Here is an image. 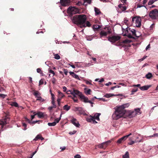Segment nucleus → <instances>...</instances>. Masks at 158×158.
<instances>
[{
  "instance_id": "obj_53",
  "label": "nucleus",
  "mask_w": 158,
  "mask_h": 158,
  "mask_svg": "<svg viewBox=\"0 0 158 158\" xmlns=\"http://www.w3.org/2000/svg\"><path fill=\"white\" fill-rule=\"evenodd\" d=\"M63 71H64V74L66 75H67V73H68V71L67 69H63Z\"/></svg>"
},
{
  "instance_id": "obj_27",
  "label": "nucleus",
  "mask_w": 158,
  "mask_h": 158,
  "mask_svg": "<svg viewBox=\"0 0 158 158\" xmlns=\"http://www.w3.org/2000/svg\"><path fill=\"white\" fill-rule=\"evenodd\" d=\"M33 95L35 96V98H37L39 96H40L41 94L39 91H35L33 93Z\"/></svg>"
},
{
  "instance_id": "obj_24",
  "label": "nucleus",
  "mask_w": 158,
  "mask_h": 158,
  "mask_svg": "<svg viewBox=\"0 0 158 158\" xmlns=\"http://www.w3.org/2000/svg\"><path fill=\"white\" fill-rule=\"evenodd\" d=\"M85 93L86 95H90L91 94V91L90 89H87L86 88L84 89Z\"/></svg>"
},
{
  "instance_id": "obj_56",
  "label": "nucleus",
  "mask_w": 158,
  "mask_h": 158,
  "mask_svg": "<svg viewBox=\"0 0 158 158\" xmlns=\"http://www.w3.org/2000/svg\"><path fill=\"white\" fill-rule=\"evenodd\" d=\"M56 80L55 78H52V82L53 84H55L56 83Z\"/></svg>"
},
{
  "instance_id": "obj_54",
  "label": "nucleus",
  "mask_w": 158,
  "mask_h": 158,
  "mask_svg": "<svg viewBox=\"0 0 158 158\" xmlns=\"http://www.w3.org/2000/svg\"><path fill=\"white\" fill-rule=\"evenodd\" d=\"M44 83V80L43 79H41L39 81V84L40 85L43 84Z\"/></svg>"
},
{
  "instance_id": "obj_49",
  "label": "nucleus",
  "mask_w": 158,
  "mask_h": 158,
  "mask_svg": "<svg viewBox=\"0 0 158 158\" xmlns=\"http://www.w3.org/2000/svg\"><path fill=\"white\" fill-rule=\"evenodd\" d=\"M91 81H92L91 80H90L89 81L86 80L85 81V82L87 84L92 85V84L91 83Z\"/></svg>"
},
{
  "instance_id": "obj_16",
  "label": "nucleus",
  "mask_w": 158,
  "mask_h": 158,
  "mask_svg": "<svg viewBox=\"0 0 158 158\" xmlns=\"http://www.w3.org/2000/svg\"><path fill=\"white\" fill-rule=\"evenodd\" d=\"M37 115L38 117L40 118H42L44 117L46 114L44 113H43L41 112H38L37 113H35V115Z\"/></svg>"
},
{
  "instance_id": "obj_9",
  "label": "nucleus",
  "mask_w": 158,
  "mask_h": 158,
  "mask_svg": "<svg viewBox=\"0 0 158 158\" xmlns=\"http://www.w3.org/2000/svg\"><path fill=\"white\" fill-rule=\"evenodd\" d=\"M70 2V0H60V3L61 5L64 6H68Z\"/></svg>"
},
{
  "instance_id": "obj_26",
  "label": "nucleus",
  "mask_w": 158,
  "mask_h": 158,
  "mask_svg": "<svg viewBox=\"0 0 158 158\" xmlns=\"http://www.w3.org/2000/svg\"><path fill=\"white\" fill-rule=\"evenodd\" d=\"M39 139H40L41 140H42L44 139L41 135H38L36 136L33 140L35 141H37Z\"/></svg>"
},
{
  "instance_id": "obj_36",
  "label": "nucleus",
  "mask_w": 158,
  "mask_h": 158,
  "mask_svg": "<svg viewBox=\"0 0 158 158\" xmlns=\"http://www.w3.org/2000/svg\"><path fill=\"white\" fill-rule=\"evenodd\" d=\"M152 77V74L151 73H148L146 75V77L147 79H150Z\"/></svg>"
},
{
  "instance_id": "obj_33",
  "label": "nucleus",
  "mask_w": 158,
  "mask_h": 158,
  "mask_svg": "<svg viewBox=\"0 0 158 158\" xmlns=\"http://www.w3.org/2000/svg\"><path fill=\"white\" fill-rule=\"evenodd\" d=\"M63 109L67 111H68L70 108V106H68L67 105H66L63 106Z\"/></svg>"
},
{
  "instance_id": "obj_46",
  "label": "nucleus",
  "mask_w": 158,
  "mask_h": 158,
  "mask_svg": "<svg viewBox=\"0 0 158 158\" xmlns=\"http://www.w3.org/2000/svg\"><path fill=\"white\" fill-rule=\"evenodd\" d=\"M138 90V89H132V91H131V95H133L134 94V93L135 92H137Z\"/></svg>"
},
{
  "instance_id": "obj_13",
  "label": "nucleus",
  "mask_w": 158,
  "mask_h": 158,
  "mask_svg": "<svg viewBox=\"0 0 158 158\" xmlns=\"http://www.w3.org/2000/svg\"><path fill=\"white\" fill-rule=\"evenodd\" d=\"M86 120L89 122H92L94 123H97V122L94 120V117L91 115H90L89 117L87 118H86Z\"/></svg>"
},
{
  "instance_id": "obj_7",
  "label": "nucleus",
  "mask_w": 158,
  "mask_h": 158,
  "mask_svg": "<svg viewBox=\"0 0 158 158\" xmlns=\"http://www.w3.org/2000/svg\"><path fill=\"white\" fill-rule=\"evenodd\" d=\"M85 103H89L91 104H93L94 103L89 100L88 98L83 95V94L81 95L80 98Z\"/></svg>"
},
{
  "instance_id": "obj_42",
  "label": "nucleus",
  "mask_w": 158,
  "mask_h": 158,
  "mask_svg": "<svg viewBox=\"0 0 158 158\" xmlns=\"http://www.w3.org/2000/svg\"><path fill=\"white\" fill-rule=\"evenodd\" d=\"M137 8H140L142 7H144L145 8H147L146 6H145L143 4H138L137 5Z\"/></svg>"
},
{
  "instance_id": "obj_41",
  "label": "nucleus",
  "mask_w": 158,
  "mask_h": 158,
  "mask_svg": "<svg viewBox=\"0 0 158 158\" xmlns=\"http://www.w3.org/2000/svg\"><path fill=\"white\" fill-rule=\"evenodd\" d=\"M156 0H151L149 1L148 2V4L149 5H150L153 4Z\"/></svg>"
},
{
  "instance_id": "obj_10",
  "label": "nucleus",
  "mask_w": 158,
  "mask_h": 158,
  "mask_svg": "<svg viewBox=\"0 0 158 158\" xmlns=\"http://www.w3.org/2000/svg\"><path fill=\"white\" fill-rule=\"evenodd\" d=\"M127 31H130L132 33V35L134 36H135L136 37H139L140 35H137V33H138V32H136L135 30L133 29H131V28H129L127 29Z\"/></svg>"
},
{
  "instance_id": "obj_60",
  "label": "nucleus",
  "mask_w": 158,
  "mask_h": 158,
  "mask_svg": "<svg viewBox=\"0 0 158 158\" xmlns=\"http://www.w3.org/2000/svg\"><path fill=\"white\" fill-rule=\"evenodd\" d=\"M77 5L80 6L82 5V3L80 1L78 2L76 4Z\"/></svg>"
},
{
  "instance_id": "obj_63",
  "label": "nucleus",
  "mask_w": 158,
  "mask_h": 158,
  "mask_svg": "<svg viewBox=\"0 0 158 158\" xmlns=\"http://www.w3.org/2000/svg\"><path fill=\"white\" fill-rule=\"evenodd\" d=\"M140 84H138L137 85H133V87H140Z\"/></svg>"
},
{
  "instance_id": "obj_64",
  "label": "nucleus",
  "mask_w": 158,
  "mask_h": 158,
  "mask_svg": "<svg viewBox=\"0 0 158 158\" xmlns=\"http://www.w3.org/2000/svg\"><path fill=\"white\" fill-rule=\"evenodd\" d=\"M81 158V156L80 155H78V154H77L74 156V158Z\"/></svg>"
},
{
  "instance_id": "obj_30",
  "label": "nucleus",
  "mask_w": 158,
  "mask_h": 158,
  "mask_svg": "<svg viewBox=\"0 0 158 158\" xmlns=\"http://www.w3.org/2000/svg\"><path fill=\"white\" fill-rule=\"evenodd\" d=\"M123 158H129V155L128 152H126L125 154L123 156Z\"/></svg>"
},
{
  "instance_id": "obj_25",
  "label": "nucleus",
  "mask_w": 158,
  "mask_h": 158,
  "mask_svg": "<svg viewBox=\"0 0 158 158\" xmlns=\"http://www.w3.org/2000/svg\"><path fill=\"white\" fill-rule=\"evenodd\" d=\"M118 96V95H115L113 94H105L104 95V97L106 98H109L110 97H112L113 96Z\"/></svg>"
},
{
  "instance_id": "obj_28",
  "label": "nucleus",
  "mask_w": 158,
  "mask_h": 158,
  "mask_svg": "<svg viewBox=\"0 0 158 158\" xmlns=\"http://www.w3.org/2000/svg\"><path fill=\"white\" fill-rule=\"evenodd\" d=\"M25 119L29 123H30V124H31V123L35 124V123H37V122L39 121L36 120L35 121H33L31 122V121H30V120L29 119H28L27 118H25Z\"/></svg>"
},
{
  "instance_id": "obj_8",
  "label": "nucleus",
  "mask_w": 158,
  "mask_h": 158,
  "mask_svg": "<svg viewBox=\"0 0 158 158\" xmlns=\"http://www.w3.org/2000/svg\"><path fill=\"white\" fill-rule=\"evenodd\" d=\"M75 110L78 112L80 114H83L84 116L87 115V114L85 113V110L82 108L80 107H76L75 108Z\"/></svg>"
},
{
  "instance_id": "obj_52",
  "label": "nucleus",
  "mask_w": 158,
  "mask_h": 158,
  "mask_svg": "<svg viewBox=\"0 0 158 158\" xmlns=\"http://www.w3.org/2000/svg\"><path fill=\"white\" fill-rule=\"evenodd\" d=\"M23 126L25 127V128L24 129V130H26L27 129V124L25 123H23Z\"/></svg>"
},
{
  "instance_id": "obj_48",
  "label": "nucleus",
  "mask_w": 158,
  "mask_h": 158,
  "mask_svg": "<svg viewBox=\"0 0 158 158\" xmlns=\"http://www.w3.org/2000/svg\"><path fill=\"white\" fill-rule=\"evenodd\" d=\"M91 64L89 63H84L83 65L84 67H89L90 66Z\"/></svg>"
},
{
  "instance_id": "obj_43",
  "label": "nucleus",
  "mask_w": 158,
  "mask_h": 158,
  "mask_svg": "<svg viewBox=\"0 0 158 158\" xmlns=\"http://www.w3.org/2000/svg\"><path fill=\"white\" fill-rule=\"evenodd\" d=\"M54 56L55 59L56 60H59L60 58V56L58 54H55Z\"/></svg>"
},
{
  "instance_id": "obj_23",
  "label": "nucleus",
  "mask_w": 158,
  "mask_h": 158,
  "mask_svg": "<svg viewBox=\"0 0 158 158\" xmlns=\"http://www.w3.org/2000/svg\"><path fill=\"white\" fill-rule=\"evenodd\" d=\"M94 9L95 12V15H99L101 14V12L99 9L96 7H94Z\"/></svg>"
},
{
  "instance_id": "obj_47",
  "label": "nucleus",
  "mask_w": 158,
  "mask_h": 158,
  "mask_svg": "<svg viewBox=\"0 0 158 158\" xmlns=\"http://www.w3.org/2000/svg\"><path fill=\"white\" fill-rule=\"evenodd\" d=\"M37 72L41 74L43 73L40 68H38L37 69Z\"/></svg>"
},
{
  "instance_id": "obj_3",
  "label": "nucleus",
  "mask_w": 158,
  "mask_h": 158,
  "mask_svg": "<svg viewBox=\"0 0 158 158\" xmlns=\"http://www.w3.org/2000/svg\"><path fill=\"white\" fill-rule=\"evenodd\" d=\"M141 19L138 17H134L132 18V22L133 25L137 27H139L141 25Z\"/></svg>"
},
{
  "instance_id": "obj_14",
  "label": "nucleus",
  "mask_w": 158,
  "mask_h": 158,
  "mask_svg": "<svg viewBox=\"0 0 158 158\" xmlns=\"http://www.w3.org/2000/svg\"><path fill=\"white\" fill-rule=\"evenodd\" d=\"M71 123L76 127H79L80 125L79 124L78 121L76 118H73L71 120Z\"/></svg>"
},
{
  "instance_id": "obj_22",
  "label": "nucleus",
  "mask_w": 158,
  "mask_h": 158,
  "mask_svg": "<svg viewBox=\"0 0 158 158\" xmlns=\"http://www.w3.org/2000/svg\"><path fill=\"white\" fill-rule=\"evenodd\" d=\"M101 114L100 113H96L94 115L93 117H94V120H99V117Z\"/></svg>"
},
{
  "instance_id": "obj_62",
  "label": "nucleus",
  "mask_w": 158,
  "mask_h": 158,
  "mask_svg": "<svg viewBox=\"0 0 158 158\" xmlns=\"http://www.w3.org/2000/svg\"><path fill=\"white\" fill-rule=\"evenodd\" d=\"M70 93V94L73 95V89L72 90H70L68 91Z\"/></svg>"
},
{
  "instance_id": "obj_58",
  "label": "nucleus",
  "mask_w": 158,
  "mask_h": 158,
  "mask_svg": "<svg viewBox=\"0 0 158 158\" xmlns=\"http://www.w3.org/2000/svg\"><path fill=\"white\" fill-rule=\"evenodd\" d=\"M76 97H74L73 96V97H72V99L73 100L74 102H78V100L77 99H75V98Z\"/></svg>"
},
{
  "instance_id": "obj_35",
  "label": "nucleus",
  "mask_w": 158,
  "mask_h": 158,
  "mask_svg": "<svg viewBox=\"0 0 158 158\" xmlns=\"http://www.w3.org/2000/svg\"><path fill=\"white\" fill-rule=\"evenodd\" d=\"M140 109L139 108H136L135 109L134 111V112H135V114H141L140 112Z\"/></svg>"
},
{
  "instance_id": "obj_61",
  "label": "nucleus",
  "mask_w": 158,
  "mask_h": 158,
  "mask_svg": "<svg viewBox=\"0 0 158 158\" xmlns=\"http://www.w3.org/2000/svg\"><path fill=\"white\" fill-rule=\"evenodd\" d=\"M51 95L52 96V99H55V95L54 94L52 93H51Z\"/></svg>"
},
{
  "instance_id": "obj_19",
  "label": "nucleus",
  "mask_w": 158,
  "mask_h": 158,
  "mask_svg": "<svg viewBox=\"0 0 158 158\" xmlns=\"http://www.w3.org/2000/svg\"><path fill=\"white\" fill-rule=\"evenodd\" d=\"M127 139L124 136L119 139L117 141V142L118 144H120L122 143L123 142L125 141Z\"/></svg>"
},
{
  "instance_id": "obj_31",
  "label": "nucleus",
  "mask_w": 158,
  "mask_h": 158,
  "mask_svg": "<svg viewBox=\"0 0 158 158\" xmlns=\"http://www.w3.org/2000/svg\"><path fill=\"white\" fill-rule=\"evenodd\" d=\"M84 2L83 4L85 5H87V3L90 4L91 2V0H84Z\"/></svg>"
},
{
  "instance_id": "obj_11",
  "label": "nucleus",
  "mask_w": 158,
  "mask_h": 158,
  "mask_svg": "<svg viewBox=\"0 0 158 158\" xmlns=\"http://www.w3.org/2000/svg\"><path fill=\"white\" fill-rule=\"evenodd\" d=\"M110 31L109 30H108V31H107L102 30L101 31L100 33V38H102L103 36H106L108 34H110Z\"/></svg>"
},
{
  "instance_id": "obj_38",
  "label": "nucleus",
  "mask_w": 158,
  "mask_h": 158,
  "mask_svg": "<svg viewBox=\"0 0 158 158\" xmlns=\"http://www.w3.org/2000/svg\"><path fill=\"white\" fill-rule=\"evenodd\" d=\"M36 100L39 101L41 102H43L45 101V100L44 99L42 98L41 96H39L37 98Z\"/></svg>"
},
{
  "instance_id": "obj_37",
  "label": "nucleus",
  "mask_w": 158,
  "mask_h": 158,
  "mask_svg": "<svg viewBox=\"0 0 158 158\" xmlns=\"http://www.w3.org/2000/svg\"><path fill=\"white\" fill-rule=\"evenodd\" d=\"M56 122H54L52 123H48V126L51 127V126H54L56 125Z\"/></svg>"
},
{
  "instance_id": "obj_55",
  "label": "nucleus",
  "mask_w": 158,
  "mask_h": 158,
  "mask_svg": "<svg viewBox=\"0 0 158 158\" xmlns=\"http://www.w3.org/2000/svg\"><path fill=\"white\" fill-rule=\"evenodd\" d=\"M60 120V118H56V119H55L54 122H56V123H59V122Z\"/></svg>"
},
{
  "instance_id": "obj_6",
  "label": "nucleus",
  "mask_w": 158,
  "mask_h": 158,
  "mask_svg": "<svg viewBox=\"0 0 158 158\" xmlns=\"http://www.w3.org/2000/svg\"><path fill=\"white\" fill-rule=\"evenodd\" d=\"M108 40L111 43H114L116 41L119 40L120 37L119 36H113L111 37H109Z\"/></svg>"
},
{
  "instance_id": "obj_32",
  "label": "nucleus",
  "mask_w": 158,
  "mask_h": 158,
  "mask_svg": "<svg viewBox=\"0 0 158 158\" xmlns=\"http://www.w3.org/2000/svg\"><path fill=\"white\" fill-rule=\"evenodd\" d=\"M58 97L62 99L63 98L64 95L61 92L59 91L58 92Z\"/></svg>"
},
{
  "instance_id": "obj_51",
  "label": "nucleus",
  "mask_w": 158,
  "mask_h": 158,
  "mask_svg": "<svg viewBox=\"0 0 158 158\" xmlns=\"http://www.w3.org/2000/svg\"><path fill=\"white\" fill-rule=\"evenodd\" d=\"M49 72L50 73L52 74H53V76H54L55 75V73L54 71L51 69H50L49 70Z\"/></svg>"
},
{
  "instance_id": "obj_44",
  "label": "nucleus",
  "mask_w": 158,
  "mask_h": 158,
  "mask_svg": "<svg viewBox=\"0 0 158 158\" xmlns=\"http://www.w3.org/2000/svg\"><path fill=\"white\" fill-rule=\"evenodd\" d=\"M11 106H14L15 107H18V104L15 102H12V104H11Z\"/></svg>"
},
{
  "instance_id": "obj_18",
  "label": "nucleus",
  "mask_w": 158,
  "mask_h": 158,
  "mask_svg": "<svg viewBox=\"0 0 158 158\" xmlns=\"http://www.w3.org/2000/svg\"><path fill=\"white\" fill-rule=\"evenodd\" d=\"M151 86V85H144L142 87H139V89L141 90L144 91L147 90Z\"/></svg>"
},
{
  "instance_id": "obj_21",
  "label": "nucleus",
  "mask_w": 158,
  "mask_h": 158,
  "mask_svg": "<svg viewBox=\"0 0 158 158\" xmlns=\"http://www.w3.org/2000/svg\"><path fill=\"white\" fill-rule=\"evenodd\" d=\"M113 140V139H112L110 140L103 143H104L103 145L105 149L106 148L109 144Z\"/></svg>"
},
{
  "instance_id": "obj_1",
  "label": "nucleus",
  "mask_w": 158,
  "mask_h": 158,
  "mask_svg": "<svg viewBox=\"0 0 158 158\" xmlns=\"http://www.w3.org/2000/svg\"><path fill=\"white\" fill-rule=\"evenodd\" d=\"M86 17L85 15H74L72 19V22L82 28L86 27H90L91 24L88 21H86Z\"/></svg>"
},
{
  "instance_id": "obj_20",
  "label": "nucleus",
  "mask_w": 158,
  "mask_h": 158,
  "mask_svg": "<svg viewBox=\"0 0 158 158\" xmlns=\"http://www.w3.org/2000/svg\"><path fill=\"white\" fill-rule=\"evenodd\" d=\"M69 73L73 77L79 80H80V79L79 78L78 75L75 73L73 72H69Z\"/></svg>"
},
{
  "instance_id": "obj_2",
  "label": "nucleus",
  "mask_w": 158,
  "mask_h": 158,
  "mask_svg": "<svg viewBox=\"0 0 158 158\" xmlns=\"http://www.w3.org/2000/svg\"><path fill=\"white\" fill-rule=\"evenodd\" d=\"M129 106V104L127 103L114 108L115 111L112 116L113 119L116 120L123 117L126 113L125 108L128 107Z\"/></svg>"
},
{
  "instance_id": "obj_5",
  "label": "nucleus",
  "mask_w": 158,
  "mask_h": 158,
  "mask_svg": "<svg viewBox=\"0 0 158 158\" xmlns=\"http://www.w3.org/2000/svg\"><path fill=\"white\" fill-rule=\"evenodd\" d=\"M149 15L152 19H156L158 16V10L156 9L152 10L150 12Z\"/></svg>"
},
{
  "instance_id": "obj_34",
  "label": "nucleus",
  "mask_w": 158,
  "mask_h": 158,
  "mask_svg": "<svg viewBox=\"0 0 158 158\" xmlns=\"http://www.w3.org/2000/svg\"><path fill=\"white\" fill-rule=\"evenodd\" d=\"M101 27L98 24H95L93 26V28L94 29L98 30Z\"/></svg>"
},
{
  "instance_id": "obj_39",
  "label": "nucleus",
  "mask_w": 158,
  "mask_h": 158,
  "mask_svg": "<svg viewBox=\"0 0 158 158\" xmlns=\"http://www.w3.org/2000/svg\"><path fill=\"white\" fill-rule=\"evenodd\" d=\"M103 144L104 143H101L98 145V148H100L105 149Z\"/></svg>"
},
{
  "instance_id": "obj_17",
  "label": "nucleus",
  "mask_w": 158,
  "mask_h": 158,
  "mask_svg": "<svg viewBox=\"0 0 158 158\" xmlns=\"http://www.w3.org/2000/svg\"><path fill=\"white\" fill-rule=\"evenodd\" d=\"M135 140L136 143L142 142V136L141 135L139 134L138 135L136 136Z\"/></svg>"
},
{
  "instance_id": "obj_4",
  "label": "nucleus",
  "mask_w": 158,
  "mask_h": 158,
  "mask_svg": "<svg viewBox=\"0 0 158 158\" xmlns=\"http://www.w3.org/2000/svg\"><path fill=\"white\" fill-rule=\"evenodd\" d=\"M67 13L70 15L75 14L78 13V9L75 6H69L67 10Z\"/></svg>"
},
{
  "instance_id": "obj_50",
  "label": "nucleus",
  "mask_w": 158,
  "mask_h": 158,
  "mask_svg": "<svg viewBox=\"0 0 158 158\" xmlns=\"http://www.w3.org/2000/svg\"><path fill=\"white\" fill-rule=\"evenodd\" d=\"M77 132L76 131H70L69 132V134L70 135H72L75 134Z\"/></svg>"
},
{
  "instance_id": "obj_15",
  "label": "nucleus",
  "mask_w": 158,
  "mask_h": 158,
  "mask_svg": "<svg viewBox=\"0 0 158 158\" xmlns=\"http://www.w3.org/2000/svg\"><path fill=\"white\" fill-rule=\"evenodd\" d=\"M135 112L134 111H128L127 113V116L130 118H132L136 115Z\"/></svg>"
},
{
  "instance_id": "obj_45",
  "label": "nucleus",
  "mask_w": 158,
  "mask_h": 158,
  "mask_svg": "<svg viewBox=\"0 0 158 158\" xmlns=\"http://www.w3.org/2000/svg\"><path fill=\"white\" fill-rule=\"evenodd\" d=\"M131 41L129 40H125L123 41V43H130Z\"/></svg>"
},
{
  "instance_id": "obj_57",
  "label": "nucleus",
  "mask_w": 158,
  "mask_h": 158,
  "mask_svg": "<svg viewBox=\"0 0 158 158\" xmlns=\"http://www.w3.org/2000/svg\"><path fill=\"white\" fill-rule=\"evenodd\" d=\"M61 99L58 97L57 100V102H58V105H60V101L61 100Z\"/></svg>"
},
{
  "instance_id": "obj_40",
  "label": "nucleus",
  "mask_w": 158,
  "mask_h": 158,
  "mask_svg": "<svg viewBox=\"0 0 158 158\" xmlns=\"http://www.w3.org/2000/svg\"><path fill=\"white\" fill-rule=\"evenodd\" d=\"M129 140L130 141H131L129 143H128V144L129 145H132L133 144H134V143H136L135 142V140H134V141H131L132 140V138H129Z\"/></svg>"
},
{
  "instance_id": "obj_12",
  "label": "nucleus",
  "mask_w": 158,
  "mask_h": 158,
  "mask_svg": "<svg viewBox=\"0 0 158 158\" xmlns=\"http://www.w3.org/2000/svg\"><path fill=\"white\" fill-rule=\"evenodd\" d=\"M82 94L81 92H80L77 90L75 89H73V96L74 97H76V95H78L79 97H80L81 95H82Z\"/></svg>"
},
{
  "instance_id": "obj_59",
  "label": "nucleus",
  "mask_w": 158,
  "mask_h": 158,
  "mask_svg": "<svg viewBox=\"0 0 158 158\" xmlns=\"http://www.w3.org/2000/svg\"><path fill=\"white\" fill-rule=\"evenodd\" d=\"M158 136V133H156L154 134L153 135H151L149 136L150 137H153L154 136H156L157 137Z\"/></svg>"
},
{
  "instance_id": "obj_29",
  "label": "nucleus",
  "mask_w": 158,
  "mask_h": 158,
  "mask_svg": "<svg viewBox=\"0 0 158 158\" xmlns=\"http://www.w3.org/2000/svg\"><path fill=\"white\" fill-rule=\"evenodd\" d=\"M126 6H124L123 5L122 7V9H121V10L119 11V10H117V11L118 13H121L122 11H125L126 9Z\"/></svg>"
}]
</instances>
